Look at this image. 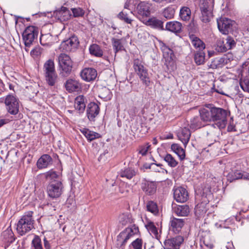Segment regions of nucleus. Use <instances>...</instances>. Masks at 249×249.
Returning <instances> with one entry per match:
<instances>
[{"mask_svg": "<svg viewBox=\"0 0 249 249\" xmlns=\"http://www.w3.org/2000/svg\"><path fill=\"white\" fill-rule=\"evenodd\" d=\"M175 13V9L172 6H168L164 9L162 15L167 19H171L174 18Z\"/></svg>", "mask_w": 249, "mask_h": 249, "instance_id": "obj_47", "label": "nucleus"}, {"mask_svg": "<svg viewBox=\"0 0 249 249\" xmlns=\"http://www.w3.org/2000/svg\"><path fill=\"white\" fill-rule=\"evenodd\" d=\"M46 179L49 180V182L52 180H60L59 176L56 172L50 171L46 173Z\"/></svg>", "mask_w": 249, "mask_h": 249, "instance_id": "obj_52", "label": "nucleus"}, {"mask_svg": "<svg viewBox=\"0 0 249 249\" xmlns=\"http://www.w3.org/2000/svg\"><path fill=\"white\" fill-rule=\"evenodd\" d=\"M171 148L179 158L180 160H183L185 158V151L179 144L174 143L171 145Z\"/></svg>", "mask_w": 249, "mask_h": 249, "instance_id": "obj_35", "label": "nucleus"}, {"mask_svg": "<svg viewBox=\"0 0 249 249\" xmlns=\"http://www.w3.org/2000/svg\"><path fill=\"white\" fill-rule=\"evenodd\" d=\"M184 241V237L181 235L168 239L164 242V249H179Z\"/></svg>", "mask_w": 249, "mask_h": 249, "instance_id": "obj_10", "label": "nucleus"}, {"mask_svg": "<svg viewBox=\"0 0 249 249\" xmlns=\"http://www.w3.org/2000/svg\"><path fill=\"white\" fill-rule=\"evenodd\" d=\"M242 171L240 170H234L229 173L227 176V179L230 182H232L235 180L242 178Z\"/></svg>", "mask_w": 249, "mask_h": 249, "instance_id": "obj_45", "label": "nucleus"}, {"mask_svg": "<svg viewBox=\"0 0 249 249\" xmlns=\"http://www.w3.org/2000/svg\"><path fill=\"white\" fill-rule=\"evenodd\" d=\"M33 213L32 211L27 212L18 220L17 225V231L20 235H25L34 228Z\"/></svg>", "mask_w": 249, "mask_h": 249, "instance_id": "obj_2", "label": "nucleus"}, {"mask_svg": "<svg viewBox=\"0 0 249 249\" xmlns=\"http://www.w3.org/2000/svg\"><path fill=\"white\" fill-rule=\"evenodd\" d=\"M96 70L92 68H86L82 70L80 72L82 79L87 82H90L94 80L97 77Z\"/></svg>", "mask_w": 249, "mask_h": 249, "instance_id": "obj_13", "label": "nucleus"}, {"mask_svg": "<svg viewBox=\"0 0 249 249\" xmlns=\"http://www.w3.org/2000/svg\"><path fill=\"white\" fill-rule=\"evenodd\" d=\"M192 44L196 49L199 50H202L205 48V44L199 38L194 35L190 36Z\"/></svg>", "mask_w": 249, "mask_h": 249, "instance_id": "obj_43", "label": "nucleus"}, {"mask_svg": "<svg viewBox=\"0 0 249 249\" xmlns=\"http://www.w3.org/2000/svg\"><path fill=\"white\" fill-rule=\"evenodd\" d=\"M205 53L200 50L195 53L194 55V60L195 63L197 65L203 64L205 62Z\"/></svg>", "mask_w": 249, "mask_h": 249, "instance_id": "obj_44", "label": "nucleus"}, {"mask_svg": "<svg viewBox=\"0 0 249 249\" xmlns=\"http://www.w3.org/2000/svg\"><path fill=\"white\" fill-rule=\"evenodd\" d=\"M204 122L201 120V117L196 116L190 120V126L192 129H196L204 126L202 123Z\"/></svg>", "mask_w": 249, "mask_h": 249, "instance_id": "obj_39", "label": "nucleus"}, {"mask_svg": "<svg viewBox=\"0 0 249 249\" xmlns=\"http://www.w3.org/2000/svg\"><path fill=\"white\" fill-rule=\"evenodd\" d=\"M139 231L138 227H136L135 225H134L131 228H127L120 232L117 236V241L120 243L121 246H124L131 236L138 233Z\"/></svg>", "mask_w": 249, "mask_h": 249, "instance_id": "obj_7", "label": "nucleus"}, {"mask_svg": "<svg viewBox=\"0 0 249 249\" xmlns=\"http://www.w3.org/2000/svg\"><path fill=\"white\" fill-rule=\"evenodd\" d=\"M229 59L227 56L224 55L223 57H218L214 58L211 62V64L208 65L210 68L213 69L218 68H221L223 66L228 64Z\"/></svg>", "mask_w": 249, "mask_h": 249, "instance_id": "obj_20", "label": "nucleus"}, {"mask_svg": "<svg viewBox=\"0 0 249 249\" xmlns=\"http://www.w3.org/2000/svg\"><path fill=\"white\" fill-rule=\"evenodd\" d=\"M5 90L4 85L2 80L0 79V94Z\"/></svg>", "mask_w": 249, "mask_h": 249, "instance_id": "obj_64", "label": "nucleus"}, {"mask_svg": "<svg viewBox=\"0 0 249 249\" xmlns=\"http://www.w3.org/2000/svg\"><path fill=\"white\" fill-rule=\"evenodd\" d=\"M142 189L145 193L148 195L154 194L156 191V186L152 182L145 181L142 183Z\"/></svg>", "mask_w": 249, "mask_h": 249, "instance_id": "obj_29", "label": "nucleus"}, {"mask_svg": "<svg viewBox=\"0 0 249 249\" xmlns=\"http://www.w3.org/2000/svg\"><path fill=\"white\" fill-rule=\"evenodd\" d=\"M4 103L8 113L12 115L18 114L19 111V100L15 96L11 94L7 95Z\"/></svg>", "mask_w": 249, "mask_h": 249, "instance_id": "obj_6", "label": "nucleus"}, {"mask_svg": "<svg viewBox=\"0 0 249 249\" xmlns=\"http://www.w3.org/2000/svg\"><path fill=\"white\" fill-rule=\"evenodd\" d=\"M174 213L179 216H186L190 213V209L188 206L178 205L173 208Z\"/></svg>", "mask_w": 249, "mask_h": 249, "instance_id": "obj_26", "label": "nucleus"}, {"mask_svg": "<svg viewBox=\"0 0 249 249\" xmlns=\"http://www.w3.org/2000/svg\"><path fill=\"white\" fill-rule=\"evenodd\" d=\"M182 24L177 21H169L166 23L165 29L173 33H179L181 30Z\"/></svg>", "mask_w": 249, "mask_h": 249, "instance_id": "obj_25", "label": "nucleus"}, {"mask_svg": "<svg viewBox=\"0 0 249 249\" xmlns=\"http://www.w3.org/2000/svg\"><path fill=\"white\" fill-rule=\"evenodd\" d=\"M43 71L44 74L56 71L53 60L50 59L45 62L43 67Z\"/></svg>", "mask_w": 249, "mask_h": 249, "instance_id": "obj_34", "label": "nucleus"}, {"mask_svg": "<svg viewBox=\"0 0 249 249\" xmlns=\"http://www.w3.org/2000/svg\"><path fill=\"white\" fill-rule=\"evenodd\" d=\"M240 86L245 92L249 93V79L247 78L241 79Z\"/></svg>", "mask_w": 249, "mask_h": 249, "instance_id": "obj_54", "label": "nucleus"}, {"mask_svg": "<svg viewBox=\"0 0 249 249\" xmlns=\"http://www.w3.org/2000/svg\"><path fill=\"white\" fill-rule=\"evenodd\" d=\"M100 107L98 105L94 102L89 103L87 109V115L90 121H94L95 117L99 114Z\"/></svg>", "mask_w": 249, "mask_h": 249, "instance_id": "obj_14", "label": "nucleus"}, {"mask_svg": "<svg viewBox=\"0 0 249 249\" xmlns=\"http://www.w3.org/2000/svg\"><path fill=\"white\" fill-rule=\"evenodd\" d=\"M241 175H242V178L241 179H244L245 180H249V173L242 171Z\"/></svg>", "mask_w": 249, "mask_h": 249, "instance_id": "obj_62", "label": "nucleus"}, {"mask_svg": "<svg viewBox=\"0 0 249 249\" xmlns=\"http://www.w3.org/2000/svg\"><path fill=\"white\" fill-rule=\"evenodd\" d=\"M152 162L148 163H143L142 166V169H151V166H152ZM141 169H142V168L141 167Z\"/></svg>", "mask_w": 249, "mask_h": 249, "instance_id": "obj_63", "label": "nucleus"}, {"mask_svg": "<svg viewBox=\"0 0 249 249\" xmlns=\"http://www.w3.org/2000/svg\"><path fill=\"white\" fill-rule=\"evenodd\" d=\"M150 146L151 145L149 143H147L145 146L142 148L141 147V155L142 156L146 155Z\"/></svg>", "mask_w": 249, "mask_h": 249, "instance_id": "obj_59", "label": "nucleus"}, {"mask_svg": "<svg viewBox=\"0 0 249 249\" xmlns=\"http://www.w3.org/2000/svg\"><path fill=\"white\" fill-rule=\"evenodd\" d=\"M79 41L77 36H72L69 39L62 41L60 45V49L65 52L74 51L79 45Z\"/></svg>", "mask_w": 249, "mask_h": 249, "instance_id": "obj_8", "label": "nucleus"}, {"mask_svg": "<svg viewBox=\"0 0 249 249\" xmlns=\"http://www.w3.org/2000/svg\"><path fill=\"white\" fill-rule=\"evenodd\" d=\"M219 31L224 35H227L232 30L234 22L226 18H221L217 21Z\"/></svg>", "mask_w": 249, "mask_h": 249, "instance_id": "obj_9", "label": "nucleus"}, {"mask_svg": "<svg viewBox=\"0 0 249 249\" xmlns=\"http://www.w3.org/2000/svg\"><path fill=\"white\" fill-rule=\"evenodd\" d=\"M141 80L145 86H148L150 81L148 76V73L143 66L141 65Z\"/></svg>", "mask_w": 249, "mask_h": 249, "instance_id": "obj_49", "label": "nucleus"}, {"mask_svg": "<svg viewBox=\"0 0 249 249\" xmlns=\"http://www.w3.org/2000/svg\"><path fill=\"white\" fill-rule=\"evenodd\" d=\"M71 11L74 17H83L85 14L83 9L80 7L72 8Z\"/></svg>", "mask_w": 249, "mask_h": 249, "instance_id": "obj_55", "label": "nucleus"}, {"mask_svg": "<svg viewBox=\"0 0 249 249\" xmlns=\"http://www.w3.org/2000/svg\"><path fill=\"white\" fill-rule=\"evenodd\" d=\"M201 12V16L200 19L203 22L207 23L210 21L212 17V11L200 10Z\"/></svg>", "mask_w": 249, "mask_h": 249, "instance_id": "obj_50", "label": "nucleus"}, {"mask_svg": "<svg viewBox=\"0 0 249 249\" xmlns=\"http://www.w3.org/2000/svg\"><path fill=\"white\" fill-rule=\"evenodd\" d=\"M86 99L83 95L77 96L74 100V108L79 114L83 113L86 108Z\"/></svg>", "mask_w": 249, "mask_h": 249, "instance_id": "obj_19", "label": "nucleus"}, {"mask_svg": "<svg viewBox=\"0 0 249 249\" xmlns=\"http://www.w3.org/2000/svg\"><path fill=\"white\" fill-rule=\"evenodd\" d=\"M1 236L5 242L12 243L15 238L14 233L12 229L10 228H7L5 231L2 232Z\"/></svg>", "mask_w": 249, "mask_h": 249, "instance_id": "obj_33", "label": "nucleus"}, {"mask_svg": "<svg viewBox=\"0 0 249 249\" xmlns=\"http://www.w3.org/2000/svg\"><path fill=\"white\" fill-rule=\"evenodd\" d=\"M145 207L146 211L151 213L154 215H157L159 213V209L156 202L150 200L146 202Z\"/></svg>", "mask_w": 249, "mask_h": 249, "instance_id": "obj_38", "label": "nucleus"}, {"mask_svg": "<svg viewBox=\"0 0 249 249\" xmlns=\"http://www.w3.org/2000/svg\"><path fill=\"white\" fill-rule=\"evenodd\" d=\"M178 136L179 140L182 142L185 147H186L190 138V131L186 127L181 128L180 131L178 133Z\"/></svg>", "mask_w": 249, "mask_h": 249, "instance_id": "obj_22", "label": "nucleus"}, {"mask_svg": "<svg viewBox=\"0 0 249 249\" xmlns=\"http://www.w3.org/2000/svg\"><path fill=\"white\" fill-rule=\"evenodd\" d=\"M213 7V0H200L199 4L200 10L212 11Z\"/></svg>", "mask_w": 249, "mask_h": 249, "instance_id": "obj_42", "label": "nucleus"}, {"mask_svg": "<svg viewBox=\"0 0 249 249\" xmlns=\"http://www.w3.org/2000/svg\"><path fill=\"white\" fill-rule=\"evenodd\" d=\"M64 191V186L61 180H52L47 186L48 196L52 198L59 197Z\"/></svg>", "mask_w": 249, "mask_h": 249, "instance_id": "obj_4", "label": "nucleus"}, {"mask_svg": "<svg viewBox=\"0 0 249 249\" xmlns=\"http://www.w3.org/2000/svg\"><path fill=\"white\" fill-rule=\"evenodd\" d=\"M65 86L66 89L70 93L78 91L82 89V85L79 81L73 78L68 79Z\"/></svg>", "mask_w": 249, "mask_h": 249, "instance_id": "obj_16", "label": "nucleus"}, {"mask_svg": "<svg viewBox=\"0 0 249 249\" xmlns=\"http://www.w3.org/2000/svg\"><path fill=\"white\" fill-rule=\"evenodd\" d=\"M184 219L171 217L170 220V229L175 233H178L184 225Z\"/></svg>", "mask_w": 249, "mask_h": 249, "instance_id": "obj_15", "label": "nucleus"}, {"mask_svg": "<svg viewBox=\"0 0 249 249\" xmlns=\"http://www.w3.org/2000/svg\"><path fill=\"white\" fill-rule=\"evenodd\" d=\"M111 44L112 45L113 49L115 53V56L116 55L117 53L124 50V38L121 39L112 37L111 39Z\"/></svg>", "mask_w": 249, "mask_h": 249, "instance_id": "obj_24", "label": "nucleus"}, {"mask_svg": "<svg viewBox=\"0 0 249 249\" xmlns=\"http://www.w3.org/2000/svg\"><path fill=\"white\" fill-rule=\"evenodd\" d=\"M80 131L88 141L89 142L101 137V135L99 133L92 131L86 128H84L81 129Z\"/></svg>", "mask_w": 249, "mask_h": 249, "instance_id": "obj_28", "label": "nucleus"}, {"mask_svg": "<svg viewBox=\"0 0 249 249\" xmlns=\"http://www.w3.org/2000/svg\"><path fill=\"white\" fill-rule=\"evenodd\" d=\"M118 17L120 19L124 20L127 23H130L131 22V20L128 18L127 14H125L124 12H120Z\"/></svg>", "mask_w": 249, "mask_h": 249, "instance_id": "obj_56", "label": "nucleus"}, {"mask_svg": "<svg viewBox=\"0 0 249 249\" xmlns=\"http://www.w3.org/2000/svg\"><path fill=\"white\" fill-rule=\"evenodd\" d=\"M47 83L50 86H54L57 83L58 77L56 71L44 74Z\"/></svg>", "mask_w": 249, "mask_h": 249, "instance_id": "obj_30", "label": "nucleus"}, {"mask_svg": "<svg viewBox=\"0 0 249 249\" xmlns=\"http://www.w3.org/2000/svg\"><path fill=\"white\" fill-rule=\"evenodd\" d=\"M179 16L182 20L188 21L192 17L191 10L187 6H182L180 9Z\"/></svg>", "mask_w": 249, "mask_h": 249, "instance_id": "obj_31", "label": "nucleus"}, {"mask_svg": "<svg viewBox=\"0 0 249 249\" xmlns=\"http://www.w3.org/2000/svg\"><path fill=\"white\" fill-rule=\"evenodd\" d=\"M44 246L45 249H51V245L50 242L47 239V238L44 237L43 239Z\"/></svg>", "mask_w": 249, "mask_h": 249, "instance_id": "obj_61", "label": "nucleus"}, {"mask_svg": "<svg viewBox=\"0 0 249 249\" xmlns=\"http://www.w3.org/2000/svg\"><path fill=\"white\" fill-rule=\"evenodd\" d=\"M152 5L151 3L145 1H141V15L142 16V19L144 17H148L151 13Z\"/></svg>", "mask_w": 249, "mask_h": 249, "instance_id": "obj_40", "label": "nucleus"}, {"mask_svg": "<svg viewBox=\"0 0 249 249\" xmlns=\"http://www.w3.org/2000/svg\"><path fill=\"white\" fill-rule=\"evenodd\" d=\"M52 158L50 155L44 154L38 160L36 165L38 169H43L52 164Z\"/></svg>", "mask_w": 249, "mask_h": 249, "instance_id": "obj_21", "label": "nucleus"}, {"mask_svg": "<svg viewBox=\"0 0 249 249\" xmlns=\"http://www.w3.org/2000/svg\"><path fill=\"white\" fill-rule=\"evenodd\" d=\"M54 15L57 17L58 19L64 21L69 20L71 16L69 9L63 6H62L60 9L56 10L54 12Z\"/></svg>", "mask_w": 249, "mask_h": 249, "instance_id": "obj_18", "label": "nucleus"}, {"mask_svg": "<svg viewBox=\"0 0 249 249\" xmlns=\"http://www.w3.org/2000/svg\"><path fill=\"white\" fill-rule=\"evenodd\" d=\"M98 95L100 98L105 101L110 100L112 96L110 89L105 87L99 89Z\"/></svg>", "mask_w": 249, "mask_h": 249, "instance_id": "obj_37", "label": "nucleus"}, {"mask_svg": "<svg viewBox=\"0 0 249 249\" xmlns=\"http://www.w3.org/2000/svg\"><path fill=\"white\" fill-rule=\"evenodd\" d=\"M199 115L204 122H216L209 125L207 134L212 136L216 141L220 132L227 124V110L220 107H215L212 104H206L199 109Z\"/></svg>", "mask_w": 249, "mask_h": 249, "instance_id": "obj_1", "label": "nucleus"}, {"mask_svg": "<svg viewBox=\"0 0 249 249\" xmlns=\"http://www.w3.org/2000/svg\"><path fill=\"white\" fill-rule=\"evenodd\" d=\"M119 223L123 226H125L132 222V218L129 213L126 212L121 213L118 217Z\"/></svg>", "mask_w": 249, "mask_h": 249, "instance_id": "obj_32", "label": "nucleus"}, {"mask_svg": "<svg viewBox=\"0 0 249 249\" xmlns=\"http://www.w3.org/2000/svg\"><path fill=\"white\" fill-rule=\"evenodd\" d=\"M38 34L37 28L34 26H29L26 28L22 33L23 40L26 47H29L37 39Z\"/></svg>", "mask_w": 249, "mask_h": 249, "instance_id": "obj_5", "label": "nucleus"}, {"mask_svg": "<svg viewBox=\"0 0 249 249\" xmlns=\"http://www.w3.org/2000/svg\"><path fill=\"white\" fill-rule=\"evenodd\" d=\"M187 191L182 187H178L174 189V198L178 202L183 203L188 199Z\"/></svg>", "mask_w": 249, "mask_h": 249, "instance_id": "obj_12", "label": "nucleus"}, {"mask_svg": "<svg viewBox=\"0 0 249 249\" xmlns=\"http://www.w3.org/2000/svg\"><path fill=\"white\" fill-rule=\"evenodd\" d=\"M40 54H41V51H40V49H39V48H36V49L33 50L31 52V54L34 56L37 57V56L40 55Z\"/></svg>", "mask_w": 249, "mask_h": 249, "instance_id": "obj_60", "label": "nucleus"}, {"mask_svg": "<svg viewBox=\"0 0 249 249\" xmlns=\"http://www.w3.org/2000/svg\"><path fill=\"white\" fill-rule=\"evenodd\" d=\"M90 53L96 57H100L103 55V51L101 47L96 44H92L89 47Z\"/></svg>", "mask_w": 249, "mask_h": 249, "instance_id": "obj_36", "label": "nucleus"}, {"mask_svg": "<svg viewBox=\"0 0 249 249\" xmlns=\"http://www.w3.org/2000/svg\"><path fill=\"white\" fill-rule=\"evenodd\" d=\"M58 65L60 68V73L63 76H68L72 71L73 62L67 54L62 53L58 57Z\"/></svg>", "mask_w": 249, "mask_h": 249, "instance_id": "obj_3", "label": "nucleus"}, {"mask_svg": "<svg viewBox=\"0 0 249 249\" xmlns=\"http://www.w3.org/2000/svg\"><path fill=\"white\" fill-rule=\"evenodd\" d=\"M152 166H151V168L150 169L152 170V171L155 172H160V170L162 169L161 166L162 165L161 164L159 163L157 164L155 163L152 162Z\"/></svg>", "mask_w": 249, "mask_h": 249, "instance_id": "obj_58", "label": "nucleus"}, {"mask_svg": "<svg viewBox=\"0 0 249 249\" xmlns=\"http://www.w3.org/2000/svg\"><path fill=\"white\" fill-rule=\"evenodd\" d=\"M136 175V172L131 167H125L118 172V176L130 179Z\"/></svg>", "mask_w": 249, "mask_h": 249, "instance_id": "obj_27", "label": "nucleus"}, {"mask_svg": "<svg viewBox=\"0 0 249 249\" xmlns=\"http://www.w3.org/2000/svg\"><path fill=\"white\" fill-rule=\"evenodd\" d=\"M34 249H43L41 239L38 235H35L32 241Z\"/></svg>", "mask_w": 249, "mask_h": 249, "instance_id": "obj_51", "label": "nucleus"}, {"mask_svg": "<svg viewBox=\"0 0 249 249\" xmlns=\"http://www.w3.org/2000/svg\"><path fill=\"white\" fill-rule=\"evenodd\" d=\"M163 158L164 161L168 163V165L171 167H175L178 164V162L171 154H167Z\"/></svg>", "mask_w": 249, "mask_h": 249, "instance_id": "obj_48", "label": "nucleus"}, {"mask_svg": "<svg viewBox=\"0 0 249 249\" xmlns=\"http://www.w3.org/2000/svg\"><path fill=\"white\" fill-rule=\"evenodd\" d=\"M142 221L144 223L145 228L148 232L158 239L159 233L158 230L154 223L148 220L147 218H145V221L142 220Z\"/></svg>", "mask_w": 249, "mask_h": 249, "instance_id": "obj_23", "label": "nucleus"}, {"mask_svg": "<svg viewBox=\"0 0 249 249\" xmlns=\"http://www.w3.org/2000/svg\"><path fill=\"white\" fill-rule=\"evenodd\" d=\"M215 50L219 53H224L227 51L225 41L223 38L218 39L215 45Z\"/></svg>", "mask_w": 249, "mask_h": 249, "instance_id": "obj_46", "label": "nucleus"}, {"mask_svg": "<svg viewBox=\"0 0 249 249\" xmlns=\"http://www.w3.org/2000/svg\"><path fill=\"white\" fill-rule=\"evenodd\" d=\"M159 45L163 53V56L166 60L167 67H168L169 65L171 66L174 64L173 61L174 57L173 51L162 41H160Z\"/></svg>", "mask_w": 249, "mask_h": 249, "instance_id": "obj_11", "label": "nucleus"}, {"mask_svg": "<svg viewBox=\"0 0 249 249\" xmlns=\"http://www.w3.org/2000/svg\"><path fill=\"white\" fill-rule=\"evenodd\" d=\"M133 67L135 71L139 75L140 73V61L138 59L134 60Z\"/></svg>", "mask_w": 249, "mask_h": 249, "instance_id": "obj_57", "label": "nucleus"}, {"mask_svg": "<svg viewBox=\"0 0 249 249\" xmlns=\"http://www.w3.org/2000/svg\"><path fill=\"white\" fill-rule=\"evenodd\" d=\"M40 42L42 46H51L53 43V36L50 34L41 35Z\"/></svg>", "mask_w": 249, "mask_h": 249, "instance_id": "obj_41", "label": "nucleus"}, {"mask_svg": "<svg viewBox=\"0 0 249 249\" xmlns=\"http://www.w3.org/2000/svg\"><path fill=\"white\" fill-rule=\"evenodd\" d=\"M225 45L227 51L228 50L231 49L232 48L235 46L236 42L232 37L230 36H228L227 38L225 39Z\"/></svg>", "mask_w": 249, "mask_h": 249, "instance_id": "obj_53", "label": "nucleus"}, {"mask_svg": "<svg viewBox=\"0 0 249 249\" xmlns=\"http://www.w3.org/2000/svg\"><path fill=\"white\" fill-rule=\"evenodd\" d=\"M141 22H142V23L146 25L150 26L152 28L161 30H164L163 22L155 17L149 18L148 19H141Z\"/></svg>", "mask_w": 249, "mask_h": 249, "instance_id": "obj_17", "label": "nucleus"}]
</instances>
